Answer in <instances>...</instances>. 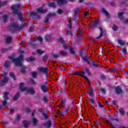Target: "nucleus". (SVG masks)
Here are the masks:
<instances>
[{"instance_id":"nucleus-1","label":"nucleus","mask_w":128,"mask_h":128,"mask_svg":"<svg viewBox=\"0 0 128 128\" xmlns=\"http://www.w3.org/2000/svg\"><path fill=\"white\" fill-rule=\"evenodd\" d=\"M80 55L82 56V58L85 62H86L90 66H94V68H98V64L96 62L94 61H90V57L88 54L82 56H84V52L82 51L80 52Z\"/></svg>"},{"instance_id":"nucleus-2","label":"nucleus","mask_w":128,"mask_h":128,"mask_svg":"<svg viewBox=\"0 0 128 128\" xmlns=\"http://www.w3.org/2000/svg\"><path fill=\"white\" fill-rule=\"evenodd\" d=\"M8 58L12 60V62H14L16 66H22V60H24V54H20L19 57L16 58H14L12 56H9Z\"/></svg>"},{"instance_id":"nucleus-3","label":"nucleus","mask_w":128,"mask_h":128,"mask_svg":"<svg viewBox=\"0 0 128 128\" xmlns=\"http://www.w3.org/2000/svg\"><path fill=\"white\" fill-rule=\"evenodd\" d=\"M116 120V122H118V118H114V116H112L110 118V121H106V124H110V126L112 128H120V126L118 124L116 123H114L112 121Z\"/></svg>"},{"instance_id":"nucleus-4","label":"nucleus","mask_w":128,"mask_h":128,"mask_svg":"<svg viewBox=\"0 0 128 128\" xmlns=\"http://www.w3.org/2000/svg\"><path fill=\"white\" fill-rule=\"evenodd\" d=\"M20 90L21 92H30V94H34V89H28L27 87H24V83L20 84Z\"/></svg>"},{"instance_id":"nucleus-5","label":"nucleus","mask_w":128,"mask_h":128,"mask_svg":"<svg viewBox=\"0 0 128 128\" xmlns=\"http://www.w3.org/2000/svg\"><path fill=\"white\" fill-rule=\"evenodd\" d=\"M74 76H79L81 78H83L84 80H86L87 82H89L88 78L86 77V76H84L86 74V72L84 71L78 72H73Z\"/></svg>"},{"instance_id":"nucleus-6","label":"nucleus","mask_w":128,"mask_h":128,"mask_svg":"<svg viewBox=\"0 0 128 128\" xmlns=\"http://www.w3.org/2000/svg\"><path fill=\"white\" fill-rule=\"evenodd\" d=\"M42 86H40L41 90L44 92H48V82H42Z\"/></svg>"},{"instance_id":"nucleus-7","label":"nucleus","mask_w":128,"mask_h":128,"mask_svg":"<svg viewBox=\"0 0 128 128\" xmlns=\"http://www.w3.org/2000/svg\"><path fill=\"white\" fill-rule=\"evenodd\" d=\"M13 14H16L18 16V18L20 20V22H25L24 18H22V12L20 11H17L15 10Z\"/></svg>"},{"instance_id":"nucleus-8","label":"nucleus","mask_w":128,"mask_h":128,"mask_svg":"<svg viewBox=\"0 0 128 128\" xmlns=\"http://www.w3.org/2000/svg\"><path fill=\"white\" fill-rule=\"evenodd\" d=\"M38 70L41 74H44L46 76H48V68H46V67H40V68H38Z\"/></svg>"},{"instance_id":"nucleus-9","label":"nucleus","mask_w":128,"mask_h":128,"mask_svg":"<svg viewBox=\"0 0 128 128\" xmlns=\"http://www.w3.org/2000/svg\"><path fill=\"white\" fill-rule=\"evenodd\" d=\"M56 16V13H49L46 16L45 18V21L44 22L45 24H48V22L50 21V18H52V16Z\"/></svg>"},{"instance_id":"nucleus-10","label":"nucleus","mask_w":128,"mask_h":128,"mask_svg":"<svg viewBox=\"0 0 128 128\" xmlns=\"http://www.w3.org/2000/svg\"><path fill=\"white\" fill-rule=\"evenodd\" d=\"M99 24L100 20H96V18L94 22L90 26V28H96V27H98V26Z\"/></svg>"},{"instance_id":"nucleus-11","label":"nucleus","mask_w":128,"mask_h":128,"mask_svg":"<svg viewBox=\"0 0 128 128\" xmlns=\"http://www.w3.org/2000/svg\"><path fill=\"white\" fill-rule=\"evenodd\" d=\"M66 78L64 76L62 78L60 84V88H66Z\"/></svg>"},{"instance_id":"nucleus-12","label":"nucleus","mask_w":128,"mask_h":128,"mask_svg":"<svg viewBox=\"0 0 128 128\" xmlns=\"http://www.w3.org/2000/svg\"><path fill=\"white\" fill-rule=\"evenodd\" d=\"M18 9L20 8V4H14L10 7V9L12 10V12L14 14V10H16L17 12H19Z\"/></svg>"},{"instance_id":"nucleus-13","label":"nucleus","mask_w":128,"mask_h":128,"mask_svg":"<svg viewBox=\"0 0 128 128\" xmlns=\"http://www.w3.org/2000/svg\"><path fill=\"white\" fill-rule=\"evenodd\" d=\"M8 82V78L4 77V79H1L0 80V86H4V84H6Z\"/></svg>"},{"instance_id":"nucleus-14","label":"nucleus","mask_w":128,"mask_h":128,"mask_svg":"<svg viewBox=\"0 0 128 128\" xmlns=\"http://www.w3.org/2000/svg\"><path fill=\"white\" fill-rule=\"evenodd\" d=\"M10 28H14L16 30H20V28L18 26V24H16V23H12L10 26Z\"/></svg>"},{"instance_id":"nucleus-15","label":"nucleus","mask_w":128,"mask_h":128,"mask_svg":"<svg viewBox=\"0 0 128 128\" xmlns=\"http://www.w3.org/2000/svg\"><path fill=\"white\" fill-rule=\"evenodd\" d=\"M66 99H62L61 102L60 104V108H66Z\"/></svg>"},{"instance_id":"nucleus-16","label":"nucleus","mask_w":128,"mask_h":128,"mask_svg":"<svg viewBox=\"0 0 128 128\" xmlns=\"http://www.w3.org/2000/svg\"><path fill=\"white\" fill-rule=\"evenodd\" d=\"M38 12L40 14H46L48 12V9L44 10L42 8H39L37 9Z\"/></svg>"},{"instance_id":"nucleus-17","label":"nucleus","mask_w":128,"mask_h":128,"mask_svg":"<svg viewBox=\"0 0 128 128\" xmlns=\"http://www.w3.org/2000/svg\"><path fill=\"white\" fill-rule=\"evenodd\" d=\"M115 92L117 94H120L122 93V90L120 86H116L115 88Z\"/></svg>"},{"instance_id":"nucleus-18","label":"nucleus","mask_w":128,"mask_h":128,"mask_svg":"<svg viewBox=\"0 0 128 128\" xmlns=\"http://www.w3.org/2000/svg\"><path fill=\"white\" fill-rule=\"evenodd\" d=\"M1 18H2V20L4 22H6L8 20V16L6 14H4L1 17Z\"/></svg>"},{"instance_id":"nucleus-19","label":"nucleus","mask_w":128,"mask_h":128,"mask_svg":"<svg viewBox=\"0 0 128 128\" xmlns=\"http://www.w3.org/2000/svg\"><path fill=\"white\" fill-rule=\"evenodd\" d=\"M20 92H17L16 94H15L13 98V100L14 102H16V100H18L20 98Z\"/></svg>"},{"instance_id":"nucleus-20","label":"nucleus","mask_w":128,"mask_h":128,"mask_svg":"<svg viewBox=\"0 0 128 128\" xmlns=\"http://www.w3.org/2000/svg\"><path fill=\"white\" fill-rule=\"evenodd\" d=\"M98 28L99 30H100V36L96 38V40L102 37V35L104 34V30H102V27H99Z\"/></svg>"},{"instance_id":"nucleus-21","label":"nucleus","mask_w":128,"mask_h":128,"mask_svg":"<svg viewBox=\"0 0 128 128\" xmlns=\"http://www.w3.org/2000/svg\"><path fill=\"white\" fill-rule=\"evenodd\" d=\"M84 70H85L86 74H88V76H92V72H90V68H88L86 67L84 68Z\"/></svg>"},{"instance_id":"nucleus-22","label":"nucleus","mask_w":128,"mask_h":128,"mask_svg":"<svg viewBox=\"0 0 128 128\" xmlns=\"http://www.w3.org/2000/svg\"><path fill=\"white\" fill-rule=\"evenodd\" d=\"M69 51L70 52V54L72 56H74V58H76V52H74V48H72V46L70 47Z\"/></svg>"},{"instance_id":"nucleus-23","label":"nucleus","mask_w":128,"mask_h":128,"mask_svg":"<svg viewBox=\"0 0 128 128\" xmlns=\"http://www.w3.org/2000/svg\"><path fill=\"white\" fill-rule=\"evenodd\" d=\"M48 6L49 8H56V3L54 2H48Z\"/></svg>"},{"instance_id":"nucleus-24","label":"nucleus","mask_w":128,"mask_h":128,"mask_svg":"<svg viewBox=\"0 0 128 128\" xmlns=\"http://www.w3.org/2000/svg\"><path fill=\"white\" fill-rule=\"evenodd\" d=\"M30 16H36L38 18H40V16L38 14V13L34 12H30Z\"/></svg>"},{"instance_id":"nucleus-25","label":"nucleus","mask_w":128,"mask_h":128,"mask_svg":"<svg viewBox=\"0 0 128 128\" xmlns=\"http://www.w3.org/2000/svg\"><path fill=\"white\" fill-rule=\"evenodd\" d=\"M58 4H68V0H58Z\"/></svg>"},{"instance_id":"nucleus-26","label":"nucleus","mask_w":128,"mask_h":128,"mask_svg":"<svg viewBox=\"0 0 128 128\" xmlns=\"http://www.w3.org/2000/svg\"><path fill=\"white\" fill-rule=\"evenodd\" d=\"M36 58H33L32 56H30L29 58H26V62H34V60H36Z\"/></svg>"},{"instance_id":"nucleus-27","label":"nucleus","mask_w":128,"mask_h":128,"mask_svg":"<svg viewBox=\"0 0 128 128\" xmlns=\"http://www.w3.org/2000/svg\"><path fill=\"white\" fill-rule=\"evenodd\" d=\"M82 32L80 30H79L77 34V38L78 40H82Z\"/></svg>"},{"instance_id":"nucleus-28","label":"nucleus","mask_w":128,"mask_h":128,"mask_svg":"<svg viewBox=\"0 0 128 128\" xmlns=\"http://www.w3.org/2000/svg\"><path fill=\"white\" fill-rule=\"evenodd\" d=\"M8 92H5V93L4 94V95L3 96L4 99V100H8V98H8Z\"/></svg>"},{"instance_id":"nucleus-29","label":"nucleus","mask_w":128,"mask_h":128,"mask_svg":"<svg viewBox=\"0 0 128 128\" xmlns=\"http://www.w3.org/2000/svg\"><path fill=\"white\" fill-rule=\"evenodd\" d=\"M60 56H61V57L66 56H68V52L62 50L60 51Z\"/></svg>"},{"instance_id":"nucleus-30","label":"nucleus","mask_w":128,"mask_h":128,"mask_svg":"<svg viewBox=\"0 0 128 128\" xmlns=\"http://www.w3.org/2000/svg\"><path fill=\"white\" fill-rule=\"evenodd\" d=\"M6 4H8V0L0 2V8L6 5Z\"/></svg>"},{"instance_id":"nucleus-31","label":"nucleus","mask_w":128,"mask_h":128,"mask_svg":"<svg viewBox=\"0 0 128 128\" xmlns=\"http://www.w3.org/2000/svg\"><path fill=\"white\" fill-rule=\"evenodd\" d=\"M80 12V8L78 7L76 8L75 9H74V16H76V15L78 14Z\"/></svg>"},{"instance_id":"nucleus-32","label":"nucleus","mask_w":128,"mask_h":128,"mask_svg":"<svg viewBox=\"0 0 128 128\" xmlns=\"http://www.w3.org/2000/svg\"><path fill=\"white\" fill-rule=\"evenodd\" d=\"M20 72L22 74H26V66H22L20 68Z\"/></svg>"},{"instance_id":"nucleus-33","label":"nucleus","mask_w":128,"mask_h":128,"mask_svg":"<svg viewBox=\"0 0 128 128\" xmlns=\"http://www.w3.org/2000/svg\"><path fill=\"white\" fill-rule=\"evenodd\" d=\"M102 12L103 14H106V16H110V14L108 13V11H106V10H104V8H102Z\"/></svg>"},{"instance_id":"nucleus-34","label":"nucleus","mask_w":128,"mask_h":128,"mask_svg":"<svg viewBox=\"0 0 128 128\" xmlns=\"http://www.w3.org/2000/svg\"><path fill=\"white\" fill-rule=\"evenodd\" d=\"M118 112L122 114V116H124L126 114V112H124V109L122 108H120L118 109Z\"/></svg>"},{"instance_id":"nucleus-35","label":"nucleus","mask_w":128,"mask_h":128,"mask_svg":"<svg viewBox=\"0 0 128 128\" xmlns=\"http://www.w3.org/2000/svg\"><path fill=\"white\" fill-rule=\"evenodd\" d=\"M118 44L121 46H124V44H126V42L122 41V40H118Z\"/></svg>"},{"instance_id":"nucleus-36","label":"nucleus","mask_w":128,"mask_h":128,"mask_svg":"<svg viewBox=\"0 0 128 128\" xmlns=\"http://www.w3.org/2000/svg\"><path fill=\"white\" fill-rule=\"evenodd\" d=\"M44 126H46V128H50V126H52V121L49 120L47 123H44Z\"/></svg>"},{"instance_id":"nucleus-37","label":"nucleus","mask_w":128,"mask_h":128,"mask_svg":"<svg viewBox=\"0 0 128 128\" xmlns=\"http://www.w3.org/2000/svg\"><path fill=\"white\" fill-rule=\"evenodd\" d=\"M42 101L44 102H48V96H45L43 97Z\"/></svg>"},{"instance_id":"nucleus-38","label":"nucleus","mask_w":128,"mask_h":128,"mask_svg":"<svg viewBox=\"0 0 128 128\" xmlns=\"http://www.w3.org/2000/svg\"><path fill=\"white\" fill-rule=\"evenodd\" d=\"M32 120H33V126H36V124H38V120L34 117L33 118Z\"/></svg>"},{"instance_id":"nucleus-39","label":"nucleus","mask_w":128,"mask_h":128,"mask_svg":"<svg viewBox=\"0 0 128 128\" xmlns=\"http://www.w3.org/2000/svg\"><path fill=\"white\" fill-rule=\"evenodd\" d=\"M22 124H23V126H24V128H28V122L26 120H24L22 122Z\"/></svg>"},{"instance_id":"nucleus-40","label":"nucleus","mask_w":128,"mask_h":128,"mask_svg":"<svg viewBox=\"0 0 128 128\" xmlns=\"http://www.w3.org/2000/svg\"><path fill=\"white\" fill-rule=\"evenodd\" d=\"M32 78H36V76H38V72H36V71H34L32 73Z\"/></svg>"},{"instance_id":"nucleus-41","label":"nucleus","mask_w":128,"mask_h":128,"mask_svg":"<svg viewBox=\"0 0 128 128\" xmlns=\"http://www.w3.org/2000/svg\"><path fill=\"white\" fill-rule=\"evenodd\" d=\"M45 40L46 42H50V40H52V37H50V36H45Z\"/></svg>"},{"instance_id":"nucleus-42","label":"nucleus","mask_w":128,"mask_h":128,"mask_svg":"<svg viewBox=\"0 0 128 128\" xmlns=\"http://www.w3.org/2000/svg\"><path fill=\"white\" fill-rule=\"evenodd\" d=\"M12 37L10 36H8L6 38V42H7V44H10V42H12Z\"/></svg>"},{"instance_id":"nucleus-43","label":"nucleus","mask_w":128,"mask_h":128,"mask_svg":"<svg viewBox=\"0 0 128 128\" xmlns=\"http://www.w3.org/2000/svg\"><path fill=\"white\" fill-rule=\"evenodd\" d=\"M30 46L32 48H36V44L34 43V41L31 40V42H30Z\"/></svg>"},{"instance_id":"nucleus-44","label":"nucleus","mask_w":128,"mask_h":128,"mask_svg":"<svg viewBox=\"0 0 128 128\" xmlns=\"http://www.w3.org/2000/svg\"><path fill=\"white\" fill-rule=\"evenodd\" d=\"M66 34L67 36H72V33L71 30H67L66 32Z\"/></svg>"},{"instance_id":"nucleus-45","label":"nucleus","mask_w":128,"mask_h":128,"mask_svg":"<svg viewBox=\"0 0 128 128\" xmlns=\"http://www.w3.org/2000/svg\"><path fill=\"white\" fill-rule=\"evenodd\" d=\"M52 58H62V56L60 54H54L52 55Z\"/></svg>"},{"instance_id":"nucleus-46","label":"nucleus","mask_w":128,"mask_h":128,"mask_svg":"<svg viewBox=\"0 0 128 128\" xmlns=\"http://www.w3.org/2000/svg\"><path fill=\"white\" fill-rule=\"evenodd\" d=\"M28 26V23L27 22H25V23H24L22 24L20 26V27H19V28H20V30H21L24 28L25 26Z\"/></svg>"},{"instance_id":"nucleus-47","label":"nucleus","mask_w":128,"mask_h":128,"mask_svg":"<svg viewBox=\"0 0 128 128\" xmlns=\"http://www.w3.org/2000/svg\"><path fill=\"white\" fill-rule=\"evenodd\" d=\"M121 51L123 54H128V51L126 50V48H122V49H121Z\"/></svg>"},{"instance_id":"nucleus-48","label":"nucleus","mask_w":128,"mask_h":128,"mask_svg":"<svg viewBox=\"0 0 128 128\" xmlns=\"http://www.w3.org/2000/svg\"><path fill=\"white\" fill-rule=\"evenodd\" d=\"M4 66L5 68H8V66H10V62L6 60Z\"/></svg>"},{"instance_id":"nucleus-49","label":"nucleus","mask_w":128,"mask_h":128,"mask_svg":"<svg viewBox=\"0 0 128 128\" xmlns=\"http://www.w3.org/2000/svg\"><path fill=\"white\" fill-rule=\"evenodd\" d=\"M44 118H46V120H48V113H43V114H42Z\"/></svg>"},{"instance_id":"nucleus-50","label":"nucleus","mask_w":128,"mask_h":128,"mask_svg":"<svg viewBox=\"0 0 128 128\" xmlns=\"http://www.w3.org/2000/svg\"><path fill=\"white\" fill-rule=\"evenodd\" d=\"M124 12H119L118 13V16L120 18V20H122V15L124 14Z\"/></svg>"},{"instance_id":"nucleus-51","label":"nucleus","mask_w":128,"mask_h":128,"mask_svg":"<svg viewBox=\"0 0 128 128\" xmlns=\"http://www.w3.org/2000/svg\"><path fill=\"white\" fill-rule=\"evenodd\" d=\"M30 84H36V82L32 78H30Z\"/></svg>"},{"instance_id":"nucleus-52","label":"nucleus","mask_w":128,"mask_h":128,"mask_svg":"<svg viewBox=\"0 0 128 128\" xmlns=\"http://www.w3.org/2000/svg\"><path fill=\"white\" fill-rule=\"evenodd\" d=\"M112 30H118V26H116V24H114L112 28Z\"/></svg>"},{"instance_id":"nucleus-53","label":"nucleus","mask_w":128,"mask_h":128,"mask_svg":"<svg viewBox=\"0 0 128 128\" xmlns=\"http://www.w3.org/2000/svg\"><path fill=\"white\" fill-rule=\"evenodd\" d=\"M10 76H11V78H13L14 80H16V76H14V73H10Z\"/></svg>"},{"instance_id":"nucleus-54","label":"nucleus","mask_w":128,"mask_h":128,"mask_svg":"<svg viewBox=\"0 0 128 128\" xmlns=\"http://www.w3.org/2000/svg\"><path fill=\"white\" fill-rule=\"evenodd\" d=\"M64 110L65 114H68V111L70 110V107H67V108L65 107V109Z\"/></svg>"},{"instance_id":"nucleus-55","label":"nucleus","mask_w":128,"mask_h":128,"mask_svg":"<svg viewBox=\"0 0 128 128\" xmlns=\"http://www.w3.org/2000/svg\"><path fill=\"white\" fill-rule=\"evenodd\" d=\"M37 52L38 54H44V52L40 49H38Z\"/></svg>"},{"instance_id":"nucleus-56","label":"nucleus","mask_w":128,"mask_h":128,"mask_svg":"<svg viewBox=\"0 0 128 128\" xmlns=\"http://www.w3.org/2000/svg\"><path fill=\"white\" fill-rule=\"evenodd\" d=\"M90 102H91L92 104H96V102H94V100L92 98H90Z\"/></svg>"},{"instance_id":"nucleus-57","label":"nucleus","mask_w":128,"mask_h":128,"mask_svg":"<svg viewBox=\"0 0 128 128\" xmlns=\"http://www.w3.org/2000/svg\"><path fill=\"white\" fill-rule=\"evenodd\" d=\"M1 50H2V52H3V53L6 52H8V48H2V49H1Z\"/></svg>"},{"instance_id":"nucleus-58","label":"nucleus","mask_w":128,"mask_h":128,"mask_svg":"<svg viewBox=\"0 0 128 128\" xmlns=\"http://www.w3.org/2000/svg\"><path fill=\"white\" fill-rule=\"evenodd\" d=\"M88 96H90V98H94V92H88Z\"/></svg>"},{"instance_id":"nucleus-59","label":"nucleus","mask_w":128,"mask_h":128,"mask_svg":"<svg viewBox=\"0 0 128 128\" xmlns=\"http://www.w3.org/2000/svg\"><path fill=\"white\" fill-rule=\"evenodd\" d=\"M62 46L64 50H68V46H66V42L62 43Z\"/></svg>"},{"instance_id":"nucleus-60","label":"nucleus","mask_w":128,"mask_h":128,"mask_svg":"<svg viewBox=\"0 0 128 128\" xmlns=\"http://www.w3.org/2000/svg\"><path fill=\"white\" fill-rule=\"evenodd\" d=\"M43 62H46V60H48V56L47 55H45L43 56Z\"/></svg>"},{"instance_id":"nucleus-61","label":"nucleus","mask_w":128,"mask_h":128,"mask_svg":"<svg viewBox=\"0 0 128 128\" xmlns=\"http://www.w3.org/2000/svg\"><path fill=\"white\" fill-rule=\"evenodd\" d=\"M59 42H60L61 44H64V38H60Z\"/></svg>"},{"instance_id":"nucleus-62","label":"nucleus","mask_w":128,"mask_h":128,"mask_svg":"<svg viewBox=\"0 0 128 128\" xmlns=\"http://www.w3.org/2000/svg\"><path fill=\"white\" fill-rule=\"evenodd\" d=\"M38 40L40 42H42V36H38Z\"/></svg>"},{"instance_id":"nucleus-63","label":"nucleus","mask_w":128,"mask_h":128,"mask_svg":"<svg viewBox=\"0 0 128 128\" xmlns=\"http://www.w3.org/2000/svg\"><path fill=\"white\" fill-rule=\"evenodd\" d=\"M100 78H101V80H106V76H104V74H101Z\"/></svg>"},{"instance_id":"nucleus-64","label":"nucleus","mask_w":128,"mask_h":128,"mask_svg":"<svg viewBox=\"0 0 128 128\" xmlns=\"http://www.w3.org/2000/svg\"><path fill=\"white\" fill-rule=\"evenodd\" d=\"M2 106H6V100L2 101Z\"/></svg>"}]
</instances>
